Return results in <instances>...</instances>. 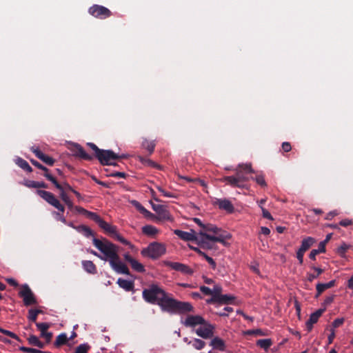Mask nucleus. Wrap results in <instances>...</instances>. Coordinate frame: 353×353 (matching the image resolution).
<instances>
[{"label":"nucleus","instance_id":"obj_1","mask_svg":"<svg viewBox=\"0 0 353 353\" xmlns=\"http://www.w3.org/2000/svg\"><path fill=\"white\" fill-rule=\"evenodd\" d=\"M142 296L145 302L158 305L163 312L185 314L194 309L189 302L173 299L162 288L154 283L143 290Z\"/></svg>","mask_w":353,"mask_h":353},{"label":"nucleus","instance_id":"obj_2","mask_svg":"<svg viewBox=\"0 0 353 353\" xmlns=\"http://www.w3.org/2000/svg\"><path fill=\"white\" fill-rule=\"evenodd\" d=\"M93 245L108 258L111 268L119 274L126 275L130 274L128 268L120 260L118 250L119 247L108 239L103 238L102 240L93 238Z\"/></svg>","mask_w":353,"mask_h":353},{"label":"nucleus","instance_id":"obj_3","mask_svg":"<svg viewBox=\"0 0 353 353\" xmlns=\"http://www.w3.org/2000/svg\"><path fill=\"white\" fill-rule=\"evenodd\" d=\"M93 245L108 258L111 268L119 274L126 275L130 274L128 268L120 260L118 250L119 247L108 239L103 238L102 240L93 238Z\"/></svg>","mask_w":353,"mask_h":353},{"label":"nucleus","instance_id":"obj_4","mask_svg":"<svg viewBox=\"0 0 353 353\" xmlns=\"http://www.w3.org/2000/svg\"><path fill=\"white\" fill-rule=\"evenodd\" d=\"M174 234L181 239L186 241H194L200 248L205 250H212L215 248V243L225 244V239L228 235L212 236L210 234H206L203 231H199L196 233L194 230L185 232L180 230H174Z\"/></svg>","mask_w":353,"mask_h":353},{"label":"nucleus","instance_id":"obj_5","mask_svg":"<svg viewBox=\"0 0 353 353\" xmlns=\"http://www.w3.org/2000/svg\"><path fill=\"white\" fill-rule=\"evenodd\" d=\"M74 208L78 213L85 215L86 217L97 223L100 228H101L106 234L110 235L112 237L124 245L130 244L128 241L117 232V226L105 222L97 213L88 211L81 206H75Z\"/></svg>","mask_w":353,"mask_h":353},{"label":"nucleus","instance_id":"obj_6","mask_svg":"<svg viewBox=\"0 0 353 353\" xmlns=\"http://www.w3.org/2000/svg\"><path fill=\"white\" fill-rule=\"evenodd\" d=\"M166 252L164 244L159 242L150 243L147 248L141 251V254L144 257H148L152 259H157Z\"/></svg>","mask_w":353,"mask_h":353},{"label":"nucleus","instance_id":"obj_7","mask_svg":"<svg viewBox=\"0 0 353 353\" xmlns=\"http://www.w3.org/2000/svg\"><path fill=\"white\" fill-rule=\"evenodd\" d=\"M36 193L45 200L48 203L55 208L63 214L65 207L61 203L59 200L50 192L42 190H37Z\"/></svg>","mask_w":353,"mask_h":353},{"label":"nucleus","instance_id":"obj_8","mask_svg":"<svg viewBox=\"0 0 353 353\" xmlns=\"http://www.w3.org/2000/svg\"><path fill=\"white\" fill-rule=\"evenodd\" d=\"M126 156L123 155H118L116 153H114L112 150H102L101 152L97 155V158L99 161V162L102 165H115L116 163H114L112 162L113 160H117L119 159H124Z\"/></svg>","mask_w":353,"mask_h":353},{"label":"nucleus","instance_id":"obj_9","mask_svg":"<svg viewBox=\"0 0 353 353\" xmlns=\"http://www.w3.org/2000/svg\"><path fill=\"white\" fill-rule=\"evenodd\" d=\"M88 13L95 18L105 19L112 16V12L107 8L94 4L88 10Z\"/></svg>","mask_w":353,"mask_h":353},{"label":"nucleus","instance_id":"obj_10","mask_svg":"<svg viewBox=\"0 0 353 353\" xmlns=\"http://www.w3.org/2000/svg\"><path fill=\"white\" fill-rule=\"evenodd\" d=\"M20 297L23 298L24 305L26 306L37 303L34 296L28 285H23L19 293Z\"/></svg>","mask_w":353,"mask_h":353},{"label":"nucleus","instance_id":"obj_11","mask_svg":"<svg viewBox=\"0 0 353 353\" xmlns=\"http://www.w3.org/2000/svg\"><path fill=\"white\" fill-rule=\"evenodd\" d=\"M71 150L75 157L87 161H91L93 159V157L88 154L83 147L78 143H73L71 147Z\"/></svg>","mask_w":353,"mask_h":353},{"label":"nucleus","instance_id":"obj_12","mask_svg":"<svg viewBox=\"0 0 353 353\" xmlns=\"http://www.w3.org/2000/svg\"><path fill=\"white\" fill-rule=\"evenodd\" d=\"M71 150L75 157L87 161H91L93 159V157L88 154L83 147L78 143H73L71 147Z\"/></svg>","mask_w":353,"mask_h":353},{"label":"nucleus","instance_id":"obj_13","mask_svg":"<svg viewBox=\"0 0 353 353\" xmlns=\"http://www.w3.org/2000/svg\"><path fill=\"white\" fill-rule=\"evenodd\" d=\"M71 150L75 157L87 161H91L93 159V157L88 154L83 147L78 143H73L71 147Z\"/></svg>","mask_w":353,"mask_h":353},{"label":"nucleus","instance_id":"obj_14","mask_svg":"<svg viewBox=\"0 0 353 353\" xmlns=\"http://www.w3.org/2000/svg\"><path fill=\"white\" fill-rule=\"evenodd\" d=\"M166 265L172 268V270H174L176 271L180 272L181 273L192 275L193 274V270L188 265L178 263V262H171L168 261L166 262Z\"/></svg>","mask_w":353,"mask_h":353},{"label":"nucleus","instance_id":"obj_15","mask_svg":"<svg viewBox=\"0 0 353 353\" xmlns=\"http://www.w3.org/2000/svg\"><path fill=\"white\" fill-rule=\"evenodd\" d=\"M47 179L51 181L53 183V185L59 190V196L65 203H66L68 201L70 200L67 193L64 191L63 186L61 185V184H60L57 181L55 177H54L53 176L48 175Z\"/></svg>","mask_w":353,"mask_h":353},{"label":"nucleus","instance_id":"obj_16","mask_svg":"<svg viewBox=\"0 0 353 353\" xmlns=\"http://www.w3.org/2000/svg\"><path fill=\"white\" fill-rule=\"evenodd\" d=\"M31 151L35 154V156L42 161L48 165L52 166L54 165L55 160L44 153H43L38 148L32 147Z\"/></svg>","mask_w":353,"mask_h":353},{"label":"nucleus","instance_id":"obj_17","mask_svg":"<svg viewBox=\"0 0 353 353\" xmlns=\"http://www.w3.org/2000/svg\"><path fill=\"white\" fill-rule=\"evenodd\" d=\"M324 311L325 309H319L310 314L309 319L306 321L305 323L307 331L308 332L312 330L313 325L318 321L319 317L323 314Z\"/></svg>","mask_w":353,"mask_h":353},{"label":"nucleus","instance_id":"obj_18","mask_svg":"<svg viewBox=\"0 0 353 353\" xmlns=\"http://www.w3.org/2000/svg\"><path fill=\"white\" fill-rule=\"evenodd\" d=\"M206 322L205 319L199 315H190L188 316L185 322L184 325L187 327H194L197 325H205Z\"/></svg>","mask_w":353,"mask_h":353},{"label":"nucleus","instance_id":"obj_19","mask_svg":"<svg viewBox=\"0 0 353 353\" xmlns=\"http://www.w3.org/2000/svg\"><path fill=\"white\" fill-rule=\"evenodd\" d=\"M124 259L125 261L128 262L132 268L137 272H144L145 269L141 263H139L136 259H133L128 253L124 254Z\"/></svg>","mask_w":353,"mask_h":353},{"label":"nucleus","instance_id":"obj_20","mask_svg":"<svg viewBox=\"0 0 353 353\" xmlns=\"http://www.w3.org/2000/svg\"><path fill=\"white\" fill-rule=\"evenodd\" d=\"M36 326L41 332V336L46 339L47 343H50L52 337V333L47 332L50 327V324L48 323H36Z\"/></svg>","mask_w":353,"mask_h":353},{"label":"nucleus","instance_id":"obj_21","mask_svg":"<svg viewBox=\"0 0 353 353\" xmlns=\"http://www.w3.org/2000/svg\"><path fill=\"white\" fill-rule=\"evenodd\" d=\"M152 210L155 211L158 215L159 216L160 219H164V220H170V214L169 212L167 210L166 207L163 205L159 204H154L153 203H151Z\"/></svg>","mask_w":353,"mask_h":353},{"label":"nucleus","instance_id":"obj_22","mask_svg":"<svg viewBox=\"0 0 353 353\" xmlns=\"http://www.w3.org/2000/svg\"><path fill=\"white\" fill-rule=\"evenodd\" d=\"M200 231H203L206 234H209L208 232H212L213 234H211L212 236L228 235L229 237L226 239H229L230 238V234L221 233V230L216 227L215 225L211 223L204 224L203 229Z\"/></svg>","mask_w":353,"mask_h":353},{"label":"nucleus","instance_id":"obj_23","mask_svg":"<svg viewBox=\"0 0 353 353\" xmlns=\"http://www.w3.org/2000/svg\"><path fill=\"white\" fill-rule=\"evenodd\" d=\"M205 327L198 328L196 330V333L203 339H208L213 335V327L210 324H205Z\"/></svg>","mask_w":353,"mask_h":353},{"label":"nucleus","instance_id":"obj_24","mask_svg":"<svg viewBox=\"0 0 353 353\" xmlns=\"http://www.w3.org/2000/svg\"><path fill=\"white\" fill-rule=\"evenodd\" d=\"M117 283L119 286L127 292H130L134 290V283L132 281L123 279L121 278L118 279Z\"/></svg>","mask_w":353,"mask_h":353},{"label":"nucleus","instance_id":"obj_25","mask_svg":"<svg viewBox=\"0 0 353 353\" xmlns=\"http://www.w3.org/2000/svg\"><path fill=\"white\" fill-rule=\"evenodd\" d=\"M216 203L220 209L226 210L228 212H232L234 211L232 203L228 199H218Z\"/></svg>","mask_w":353,"mask_h":353},{"label":"nucleus","instance_id":"obj_26","mask_svg":"<svg viewBox=\"0 0 353 353\" xmlns=\"http://www.w3.org/2000/svg\"><path fill=\"white\" fill-rule=\"evenodd\" d=\"M141 230L143 234L152 238H154L159 233V230L152 225H146Z\"/></svg>","mask_w":353,"mask_h":353},{"label":"nucleus","instance_id":"obj_27","mask_svg":"<svg viewBox=\"0 0 353 353\" xmlns=\"http://www.w3.org/2000/svg\"><path fill=\"white\" fill-rule=\"evenodd\" d=\"M315 242L316 240L313 237L307 236L306 238H304L301 241V245L299 250L303 252H305L313 245V244Z\"/></svg>","mask_w":353,"mask_h":353},{"label":"nucleus","instance_id":"obj_28","mask_svg":"<svg viewBox=\"0 0 353 353\" xmlns=\"http://www.w3.org/2000/svg\"><path fill=\"white\" fill-rule=\"evenodd\" d=\"M335 285V281L332 280L327 283H317L316 286V296H319L320 294H321L325 290L329 289L334 286Z\"/></svg>","mask_w":353,"mask_h":353},{"label":"nucleus","instance_id":"obj_29","mask_svg":"<svg viewBox=\"0 0 353 353\" xmlns=\"http://www.w3.org/2000/svg\"><path fill=\"white\" fill-rule=\"evenodd\" d=\"M221 182H225L227 185H229L233 188H243L242 185H240L235 176H227L220 179Z\"/></svg>","mask_w":353,"mask_h":353},{"label":"nucleus","instance_id":"obj_30","mask_svg":"<svg viewBox=\"0 0 353 353\" xmlns=\"http://www.w3.org/2000/svg\"><path fill=\"white\" fill-rule=\"evenodd\" d=\"M83 268L89 274H94L97 273V266L92 261H82Z\"/></svg>","mask_w":353,"mask_h":353},{"label":"nucleus","instance_id":"obj_31","mask_svg":"<svg viewBox=\"0 0 353 353\" xmlns=\"http://www.w3.org/2000/svg\"><path fill=\"white\" fill-rule=\"evenodd\" d=\"M234 176L239 184L242 185V188H243L245 187V183L249 180V178L246 176V174L244 173L242 170H239L237 168L236 170Z\"/></svg>","mask_w":353,"mask_h":353},{"label":"nucleus","instance_id":"obj_32","mask_svg":"<svg viewBox=\"0 0 353 353\" xmlns=\"http://www.w3.org/2000/svg\"><path fill=\"white\" fill-rule=\"evenodd\" d=\"M235 299V297L230 294H221L214 303L221 304H230Z\"/></svg>","mask_w":353,"mask_h":353},{"label":"nucleus","instance_id":"obj_33","mask_svg":"<svg viewBox=\"0 0 353 353\" xmlns=\"http://www.w3.org/2000/svg\"><path fill=\"white\" fill-rule=\"evenodd\" d=\"M210 345L213 347L214 349L223 351L225 350V345L223 340L219 337L214 338L210 343Z\"/></svg>","mask_w":353,"mask_h":353},{"label":"nucleus","instance_id":"obj_34","mask_svg":"<svg viewBox=\"0 0 353 353\" xmlns=\"http://www.w3.org/2000/svg\"><path fill=\"white\" fill-rule=\"evenodd\" d=\"M310 268V269L314 270L315 272V273L307 274V280L310 282H312L314 279H317L319 276V275L324 272V270L322 268L316 267L314 265H311Z\"/></svg>","mask_w":353,"mask_h":353},{"label":"nucleus","instance_id":"obj_35","mask_svg":"<svg viewBox=\"0 0 353 353\" xmlns=\"http://www.w3.org/2000/svg\"><path fill=\"white\" fill-rule=\"evenodd\" d=\"M76 230L83 234L85 237L88 238L91 236H94L93 231L87 225H80L76 228Z\"/></svg>","mask_w":353,"mask_h":353},{"label":"nucleus","instance_id":"obj_36","mask_svg":"<svg viewBox=\"0 0 353 353\" xmlns=\"http://www.w3.org/2000/svg\"><path fill=\"white\" fill-rule=\"evenodd\" d=\"M68 341V338L67 334L65 333H61L57 336L56 340L54 342V345L56 347H59L63 345H65Z\"/></svg>","mask_w":353,"mask_h":353},{"label":"nucleus","instance_id":"obj_37","mask_svg":"<svg viewBox=\"0 0 353 353\" xmlns=\"http://www.w3.org/2000/svg\"><path fill=\"white\" fill-rule=\"evenodd\" d=\"M222 288L219 285H215L212 290V297L208 301L209 303H214V301L221 294Z\"/></svg>","mask_w":353,"mask_h":353},{"label":"nucleus","instance_id":"obj_38","mask_svg":"<svg viewBox=\"0 0 353 353\" xmlns=\"http://www.w3.org/2000/svg\"><path fill=\"white\" fill-rule=\"evenodd\" d=\"M141 145L143 148L145 149L149 152V154H151L154 150L156 144L154 141H150L148 139H144Z\"/></svg>","mask_w":353,"mask_h":353},{"label":"nucleus","instance_id":"obj_39","mask_svg":"<svg viewBox=\"0 0 353 353\" xmlns=\"http://www.w3.org/2000/svg\"><path fill=\"white\" fill-rule=\"evenodd\" d=\"M16 163L17 164V165L19 167H20L25 171H26L28 172H32V168L30 166L26 160L23 159L22 158H20V157L17 158L16 159Z\"/></svg>","mask_w":353,"mask_h":353},{"label":"nucleus","instance_id":"obj_40","mask_svg":"<svg viewBox=\"0 0 353 353\" xmlns=\"http://www.w3.org/2000/svg\"><path fill=\"white\" fill-rule=\"evenodd\" d=\"M272 342L270 339H259L256 341V345L264 349L268 350L272 345Z\"/></svg>","mask_w":353,"mask_h":353},{"label":"nucleus","instance_id":"obj_41","mask_svg":"<svg viewBox=\"0 0 353 353\" xmlns=\"http://www.w3.org/2000/svg\"><path fill=\"white\" fill-rule=\"evenodd\" d=\"M350 245L346 244L345 243H343L338 248H337V253L339 255H340L341 257L345 256V252L347 250L350 248Z\"/></svg>","mask_w":353,"mask_h":353},{"label":"nucleus","instance_id":"obj_42","mask_svg":"<svg viewBox=\"0 0 353 353\" xmlns=\"http://www.w3.org/2000/svg\"><path fill=\"white\" fill-rule=\"evenodd\" d=\"M19 350L23 351L26 353H50V352H43L39 350H37L32 347H27L24 346L19 347Z\"/></svg>","mask_w":353,"mask_h":353},{"label":"nucleus","instance_id":"obj_43","mask_svg":"<svg viewBox=\"0 0 353 353\" xmlns=\"http://www.w3.org/2000/svg\"><path fill=\"white\" fill-rule=\"evenodd\" d=\"M89 349V345L86 343L81 344L77 347L74 353H88Z\"/></svg>","mask_w":353,"mask_h":353},{"label":"nucleus","instance_id":"obj_44","mask_svg":"<svg viewBox=\"0 0 353 353\" xmlns=\"http://www.w3.org/2000/svg\"><path fill=\"white\" fill-rule=\"evenodd\" d=\"M0 332L6 336L11 337L12 339L17 340L18 341H21L20 338L12 332H10L9 330H7L0 327Z\"/></svg>","mask_w":353,"mask_h":353},{"label":"nucleus","instance_id":"obj_45","mask_svg":"<svg viewBox=\"0 0 353 353\" xmlns=\"http://www.w3.org/2000/svg\"><path fill=\"white\" fill-rule=\"evenodd\" d=\"M243 334L244 335H255V336L264 335L263 331L261 329L248 330L243 332Z\"/></svg>","mask_w":353,"mask_h":353},{"label":"nucleus","instance_id":"obj_46","mask_svg":"<svg viewBox=\"0 0 353 353\" xmlns=\"http://www.w3.org/2000/svg\"><path fill=\"white\" fill-rule=\"evenodd\" d=\"M205 343L199 339H195L193 341V346L196 350H202L205 347Z\"/></svg>","mask_w":353,"mask_h":353},{"label":"nucleus","instance_id":"obj_47","mask_svg":"<svg viewBox=\"0 0 353 353\" xmlns=\"http://www.w3.org/2000/svg\"><path fill=\"white\" fill-rule=\"evenodd\" d=\"M239 170H242L246 174L254 172L250 164L239 165Z\"/></svg>","mask_w":353,"mask_h":353},{"label":"nucleus","instance_id":"obj_48","mask_svg":"<svg viewBox=\"0 0 353 353\" xmlns=\"http://www.w3.org/2000/svg\"><path fill=\"white\" fill-rule=\"evenodd\" d=\"M37 316H38L37 312H34V309H30L28 311V319L29 321H30L32 322H34L36 323Z\"/></svg>","mask_w":353,"mask_h":353},{"label":"nucleus","instance_id":"obj_49","mask_svg":"<svg viewBox=\"0 0 353 353\" xmlns=\"http://www.w3.org/2000/svg\"><path fill=\"white\" fill-rule=\"evenodd\" d=\"M136 202V207L141 212L142 214H145L147 216H152V214L149 212L148 210H146L143 205H141L139 202Z\"/></svg>","mask_w":353,"mask_h":353},{"label":"nucleus","instance_id":"obj_50","mask_svg":"<svg viewBox=\"0 0 353 353\" xmlns=\"http://www.w3.org/2000/svg\"><path fill=\"white\" fill-rule=\"evenodd\" d=\"M24 186L29 188H37V181H32V180H25L21 183Z\"/></svg>","mask_w":353,"mask_h":353},{"label":"nucleus","instance_id":"obj_51","mask_svg":"<svg viewBox=\"0 0 353 353\" xmlns=\"http://www.w3.org/2000/svg\"><path fill=\"white\" fill-rule=\"evenodd\" d=\"M252 179H254V178H252ZM254 180L261 187H265L267 185V183H266L264 176L263 175H257L254 178Z\"/></svg>","mask_w":353,"mask_h":353},{"label":"nucleus","instance_id":"obj_52","mask_svg":"<svg viewBox=\"0 0 353 353\" xmlns=\"http://www.w3.org/2000/svg\"><path fill=\"white\" fill-rule=\"evenodd\" d=\"M201 256H203L208 261L213 270L216 269V263L212 257L209 256L205 253V255H202Z\"/></svg>","mask_w":353,"mask_h":353},{"label":"nucleus","instance_id":"obj_53","mask_svg":"<svg viewBox=\"0 0 353 353\" xmlns=\"http://www.w3.org/2000/svg\"><path fill=\"white\" fill-rule=\"evenodd\" d=\"M233 312V308L231 307H225L223 309L222 311H220L219 312H216V314H218L220 316H227L228 314V312Z\"/></svg>","mask_w":353,"mask_h":353},{"label":"nucleus","instance_id":"obj_54","mask_svg":"<svg viewBox=\"0 0 353 353\" xmlns=\"http://www.w3.org/2000/svg\"><path fill=\"white\" fill-rule=\"evenodd\" d=\"M39 341V338L35 335H30L28 338V343L33 346H36Z\"/></svg>","mask_w":353,"mask_h":353},{"label":"nucleus","instance_id":"obj_55","mask_svg":"<svg viewBox=\"0 0 353 353\" xmlns=\"http://www.w3.org/2000/svg\"><path fill=\"white\" fill-rule=\"evenodd\" d=\"M109 176H113V177H119V178H126L127 174L122 172H112L108 174Z\"/></svg>","mask_w":353,"mask_h":353},{"label":"nucleus","instance_id":"obj_56","mask_svg":"<svg viewBox=\"0 0 353 353\" xmlns=\"http://www.w3.org/2000/svg\"><path fill=\"white\" fill-rule=\"evenodd\" d=\"M157 190L161 192L163 194V196H166V197H169V198H176V196L170 193V192H166L164 189H163L160 186H158L157 187Z\"/></svg>","mask_w":353,"mask_h":353},{"label":"nucleus","instance_id":"obj_57","mask_svg":"<svg viewBox=\"0 0 353 353\" xmlns=\"http://www.w3.org/2000/svg\"><path fill=\"white\" fill-rule=\"evenodd\" d=\"M344 321L345 319L343 318H338V319H336L333 322H332V327L334 328H336V327H339V326H341L343 323H344Z\"/></svg>","mask_w":353,"mask_h":353},{"label":"nucleus","instance_id":"obj_58","mask_svg":"<svg viewBox=\"0 0 353 353\" xmlns=\"http://www.w3.org/2000/svg\"><path fill=\"white\" fill-rule=\"evenodd\" d=\"M87 145L95 152V157L101 152L102 149H99L94 143H88Z\"/></svg>","mask_w":353,"mask_h":353},{"label":"nucleus","instance_id":"obj_59","mask_svg":"<svg viewBox=\"0 0 353 353\" xmlns=\"http://www.w3.org/2000/svg\"><path fill=\"white\" fill-rule=\"evenodd\" d=\"M54 214L55 215V219L58 221H60L63 223H67V220L63 216V214L59 212H54Z\"/></svg>","mask_w":353,"mask_h":353},{"label":"nucleus","instance_id":"obj_60","mask_svg":"<svg viewBox=\"0 0 353 353\" xmlns=\"http://www.w3.org/2000/svg\"><path fill=\"white\" fill-rule=\"evenodd\" d=\"M326 244L325 242L321 241L319 244L318 249H315L319 252V254L321 253H325L326 252L325 248Z\"/></svg>","mask_w":353,"mask_h":353},{"label":"nucleus","instance_id":"obj_61","mask_svg":"<svg viewBox=\"0 0 353 353\" xmlns=\"http://www.w3.org/2000/svg\"><path fill=\"white\" fill-rule=\"evenodd\" d=\"M261 210H262L263 216L264 218L268 219L269 220H273V217L271 215V214L269 212L268 210H267L263 207H261Z\"/></svg>","mask_w":353,"mask_h":353},{"label":"nucleus","instance_id":"obj_62","mask_svg":"<svg viewBox=\"0 0 353 353\" xmlns=\"http://www.w3.org/2000/svg\"><path fill=\"white\" fill-rule=\"evenodd\" d=\"M353 224V221L350 219H343L339 222V225L343 227H347Z\"/></svg>","mask_w":353,"mask_h":353},{"label":"nucleus","instance_id":"obj_63","mask_svg":"<svg viewBox=\"0 0 353 353\" xmlns=\"http://www.w3.org/2000/svg\"><path fill=\"white\" fill-rule=\"evenodd\" d=\"M200 290L205 295H211L212 296V290L208 287L205 285H202L200 287Z\"/></svg>","mask_w":353,"mask_h":353},{"label":"nucleus","instance_id":"obj_64","mask_svg":"<svg viewBox=\"0 0 353 353\" xmlns=\"http://www.w3.org/2000/svg\"><path fill=\"white\" fill-rule=\"evenodd\" d=\"M304 254H305V252H303L299 250H298V251L296 252V258L301 265H302L303 263Z\"/></svg>","mask_w":353,"mask_h":353}]
</instances>
